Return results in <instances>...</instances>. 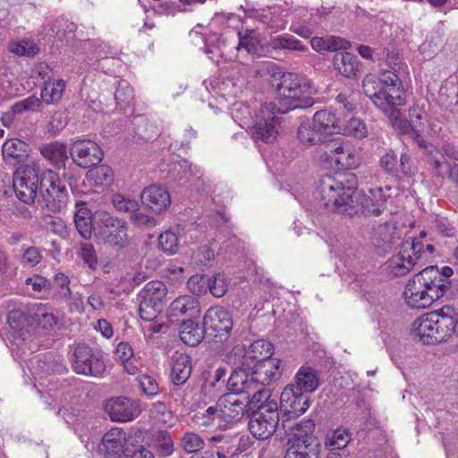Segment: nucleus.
Here are the masks:
<instances>
[{"label":"nucleus","instance_id":"1","mask_svg":"<svg viewBox=\"0 0 458 458\" xmlns=\"http://www.w3.org/2000/svg\"><path fill=\"white\" fill-rule=\"evenodd\" d=\"M364 94L389 117L397 118L398 107L405 104V92L399 76L384 71L378 76L368 74L362 81Z\"/></svg>","mask_w":458,"mask_h":458},{"label":"nucleus","instance_id":"2","mask_svg":"<svg viewBox=\"0 0 458 458\" xmlns=\"http://www.w3.org/2000/svg\"><path fill=\"white\" fill-rule=\"evenodd\" d=\"M321 200L326 208L334 212L354 216L357 214L354 202L355 178L351 175L337 174L335 176L327 174L323 176L319 183Z\"/></svg>","mask_w":458,"mask_h":458},{"label":"nucleus","instance_id":"3","mask_svg":"<svg viewBox=\"0 0 458 458\" xmlns=\"http://www.w3.org/2000/svg\"><path fill=\"white\" fill-rule=\"evenodd\" d=\"M99 449L103 458H143V431L126 432L118 427L109 429L102 437Z\"/></svg>","mask_w":458,"mask_h":458},{"label":"nucleus","instance_id":"4","mask_svg":"<svg viewBox=\"0 0 458 458\" xmlns=\"http://www.w3.org/2000/svg\"><path fill=\"white\" fill-rule=\"evenodd\" d=\"M451 318L441 309L423 314L412 324V335L424 344H437L451 336Z\"/></svg>","mask_w":458,"mask_h":458},{"label":"nucleus","instance_id":"5","mask_svg":"<svg viewBox=\"0 0 458 458\" xmlns=\"http://www.w3.org/2000/svg\"><path fill=\"white\" fill-rule=\"evenodd\" d=\"M167 288L159 280H154L145 284V331L149 332V337L154 334H165L168 331V325L158 318L165 305Z\"/></svg>","mask_w":458,"mask_h":458},{"label":"nucleus","instance_id":"6","mask_svg":"<svg viewBox=\"0 0 458 458\" xmlns=\"http://www.w3.org/2000/svg\"><path fill=\"white\" fill-rule=\"evenodd\" d=\"M425 244L419 240H412L411 242L405 241L401 247L398 255L393 257L389 261V267L395 276H403L411 271L414 266L421 260H428L435 251L433 244Z\"/></svg>","mask_w":458,"mask_h":458},{"label":"nucleus","instance_id":"7","mask_svg":"<svg viewBox=\"0 0 458 458\" xmlns=\"http://www.w3.org/2000/svg\"><path fill=\"white\" fill-rule=\"evenodd\" d=\"M293 433L287 439V449L307 458H318L320 443L315 436V423L312 420H302L293 427Z\"/></svg>","mask_w":458,"mask_h":458},{"label":"nucleus","instance_id":"8","mask_svg":"<svg viewBox=\"0 0 458 458\" xmlns=\"http://www.w3.org/2000/svg\"><path fill=\"white\" fill-rule=\"evenodd\" d=\"M265 386L266 385L248 380V372L242 370H233L227 380L228 390L242 393L250 409L257 410L262 403L276 401L270 399L269 391Z\"/></svg>","mask_w":458,"mask_h":458},{"label":"nucleus","instance_id":"9","mask_svg":"<svg viewBox=\"0 0 458 458\" xmlns=\"http://www.w3.org/2000/svg\"><path fill=\"white\" fill-rule=\"evenodd\" d=\"M274 346L272 343L265 339L252 342L247 349L234 347L228 356L229 362L233 365V370L248 372L254 364L272 358Z\"/></svg>","mask_w":458,"mask_h":458},{"label":"nucleus","instance_id":"10","mask_svg":"<svg viewBox=\"0 0 458 458\" xmlns=\"http://www.w3.org/2000/svg\"><path fill=\"white\" fill-rule=\"evenodd\" d=\"M280 416L276 401H269L258 406L249 420L252 436L260 440L268 439L276 432Z\"/></svg>","mask_w":458,"mask_h":458},{"label":"nucleus","instance_id":"11","mask_svg":"<svg viewBox=\"0 0 458 458\" xmlns=\"http://www.w3.org/2000/svg\"><path fill=\"white\" fill-rule=\"evenodd\" d=\"M39 165L34 160L19 166L13 175V189L17 198L25 204L35 201L39 184Z\"/></svg>","mask_w":458,"mask_h":458},{"label":"nucleus","instance_id":"12","mask_svg":"<svg viewBox=\"0 0 458 458\" xmlns=\"http://www.w3.org/2000/svg\"><path fill=\"white\" fill-rule=\"evenodd\" d=\"M98 216L102 225L96 229V237L112 247H124L128 242L125 222L106 212L98 213Z\"/></svg>","mask_w":458,"mask_h":458},{"label":"nucleus","instance_id":"13","mask_svg":"<svg viewBox=\"0 0 458 458\" xmlns=\"http://www.w3.org/2000/svg\"><path fill=\"white\" fill-rule=\"evenodd\" d=\"M420 276L424 288H426L437 300L442 298L452 288L451 276L454 270L449 266L438 268L437 266H429L416 274Z\"/></svg>","mask_w":458,"mask_h":458},{"label":"nucleus","instance_id":"14","mask_svg":"<svg viewBox=\"0 0 458 458\" xmlns=\"http://www.w3.org/2000/svg\"><path fill=\"white\" fill-rule=\"evenodd\" d=\"M310 399L303 392L296 391L293 386H286L280 396V407L284 410L282 426L286 428V421L303 414L310 407Z\"/></svg>","mask_w":458,"mask_h":458},{"label":"nucleus","instance_id":"15","mask_svg":"<svg viewBox=\"0 0 458 458\" xmlns=\"http://www.w3.org/2000/svg\"><path fill=\"white\" fill-rule=\"evenodd\" d=\"M276 114L278 113L275 104L267 103L261 106L260 117L250 128L254 140L270 143L276 140L277 134L276 125L278 123Z\"/></svg>","mask_w":458,"mask_h":458},{"label":"nucleus","instance_id":"16","mask_svg":"<svg viewBox=\"0 0 458 458\" xmlns=\"http://www.w3.org/2000/svg\"><path fill=\"white\" fill-rule=\"evenodd\" d=\"M73 356L72 369L77 374L99 377L105 370L102 359L86 344H78Z\"/></svg>","mask_w":458,"mask_h":458},{"label":"nucleus","instance_id":"17","mask_svg":"<svg viewBox=\"0 0 458 458\" xmlns=\"http://www.w3.org/2000/svg\"><path fill=\"white\" fill-rule=\"evenodd\" d=\"M103 409L112 421L119 423L131 421L140 413L139 403L124 396L106 400Z\"/></svg>","mask_w":458,"mask_h":458},{"label":"nucleus","instance_id":"18","mask_svg":"<svg viewBox=\"0 0 458 458\" xmlns=\"http://www.w3.org/2000/svg\"><path fill=\"white\" fill-rule=\"evenodd\" d=\"M203 327L213 331L214 336L219 341L226 340L233 328L232 315L222 307H211L204 315Z\"/></svg>","mask_w":458,"mask_h":458},{"label":"nucleus","instance_id":"19","mask_svg":"<svg viewBox=\"0 0 458 458\" xmlns=\"http://www.w3.org/2000/svg\"><path fill=\"white\" fill-rule=\"evenodd\" d=\"M354 202L357 214L360 212L363 215L378 216L386 209V196L381 187L371 188L368 194H363L357 191L355 186Z\"/></svg>","mask_w":458,"mask_h":458},{"label":"nucleus","instance_id":"20","mask_svg":"<svg viewBox=\"0 0 458 458\" xmlns=\"http://www.w3.org/2000/svg\"><path fill=\"white\" fill-rule=\"evenodd\" d=\"M217 405L220 409L221 421L226 424H234L240 421L248 411L247 401L242 393L230 391L219 399Z\"/></svg>","mask_w":458,"mask_h":458},{"label":"nucleus","instance_id":"21","mask_svg":"<svg viewBox=\"0 0 458 458\" xmlns=\"http://www.w3.org/2000/svg\"><path fill=\"white\" fill-rule=\"evenodd\" d=\"M328 159L335 161L342 169H353L359 165L357 151L353 146L340 139L331 140L326 145Z\"/></svg>","mask_w":458,"mask_h":458},{"label":"nucleus","instance_id":"22","mask_svg":"<svg viewBox=\"0 0 458 458\" xmlns=\"http://www.w3.org/2000/svg\"><path fill=\"white\" fill-rule=\"evenodd\" d=\"M145 458H165L174 452V444L171 434L167 430L157 429L148 431L145 436Z\"/></svg>","mask_w":458,"mask_h":458},{"label":"nucleus","instance_id":"23","mask_svg":"<svg viewBox=\"0 0 458 458\" xmlns=\"http://www.w3.org/2000/svg\"><path fill=\"white\" fill-rule=\"evenodd\" d=\"M71 156L79 166L86 168L100 163L104 154L95 141L79 140L72 144Z\"/></svg>","mask_w":458,"mask_h":458},{"label":"nucleus","instance_id":"24","mask_svg":"<svg viewBox=\"0 0 458 458\" xmlns=\"http://www.w3.org/2000/svg\"><path fill=\"white\" fill-rule=\"evenodd\" d=\"M403 297L409 307L412 309H426L437 301L422 284L420 276L414 275L406 284Z\"/></svg>","mask_w":458,"mask_h":458},{"label":"nucleus","instance_id":"25","mask_svg":"<svg viewBox=\"0 0 458 458\" xmlns=\"http://www.w3.org/2000/svg\"><path fill=\"white\" fill-rule=\"evenodd\" d=\"M251 369V373L248 372V380L266 386L278 380L283 372L282 361L276 358H270L254 364Z\"/></svg>","mask_w":458,"mask_h":458},{"label":"nucleus","instance_id":"26","mask_svg":"<svg viewBox=\"0 0 458 458\" xmlns=\"http://www.w3.org/2000/svg\"><path fill=\"white\" fill-rule=\"evenodd\" d=\"M7 332L13 338V344L19 345L16 341L25 340L33 329L31 318L23 311L15 310L9 312L7 317Z\"/></svg>","mask_w":458,"mask_h":458},{"label":"nucleus","instance_id":"27","mask_svg":"<svg viewBox=\"0 0 458 458\" xmlns=\"http://www.w3.org/2000/svg\"><path fill=\"white\" fill-rule=\"evenodd\" d=\"M39 184L42 191H47L54 200L58 201L54 205L53 210H59L62 208V203L65 201L66 189L58 174L52 170H46L40 176Z\"/></svg>","mask_w":458,"mask_h":458},{"label":"nucleus","instance_id":"28","mask_svg":"<svg viewBox=\"0 0 458 458\" xmlns=\"http://www.w3.org/2000/svg\"><path fill=\"white\" fill-rule=\"evenodd\" d=\"M312 91L310 82L305 79L304 81L301 83L300 87H297V89L291 94L293 98H289V101L285 102V107H280V109H278V114H286L297 108L312 106L315 103L314 98L310 96Z\"/></svg>","mask_w":458,"mask_h":458},{"label":"nucleus","instance_id":"29","mask_svg":"<svg viewBox=\"0 0 458 458\" xmlns=\"http://www.w3.org/2000/svg\"><path fill=\"white\" fill-rule=\"evenodd\" d=\"M288 386H293L296 391L309 395L320 386L318 372L311 367L301 366L293 377V383L288 384Z\"/></svg>","mask_w":458,"mask_h":458},{"label":"nucleus","instance_id":"30","mask_svg":"<svg viewBox=\"0 0 458 458\" xmlns=\"http://www.w3.org/2000/svg\"><path fill=\"white\" fill-rule=\"evenodd\" d=\"M313 123L322 134L340 133L343 127L341 119L330 109L316 112L313 115Z\"/></svg>","mask_w":458,"mask_h":458},{"label":"nucleus","instance_id":"31","mask_svg":"<svg viewBox=\"0 0 458 458\" xmlns=\"http://www.w3.org/2000/svg\"><path fill=\"white\" fill-rule=\"evenodd\" d=\"M145 194L148 201L145 204L156 214H160L170 206V194L161 186L150 185L145 188Z\"/></svg>","mask_w":458,"mask_h":458},{"label":"nucleus","instance_id":"32","mask_svg":"<svg viewBox=\"0 0 458 458\" xmlns=\"http://www.w3.org/2000/svg\"><path fill=\"white\" fill-rule=\"evenodd\" d=\"M200 310L199 301L196 297L182 295L173 301L169 307L171 317L186 316L189 318L196 316Z\"/></svg>","mask_w":458,"mask_h":458},{"label":"nucleus","instance_id":"33","mask_svg":"<svg viewBox=\"0 0 458 458\" xmlns=\"http://www.w3.org/2000/svg\"><path fill=\"white\" fill-rule=\"evenodd\" d=\"M48 368V365L46 361H43L38 358H34L30 361V372L34 379V387L37 388L38 394H40V398L44 399L46 396L44 392L49 394V397L52 395L49 394L50 391L53 390V387H50L49 385L53 384L52 379L47 380L46 382V378L44 377L46 369Z\"/></svg>","mask_w":458,"mask_h":458},{"label":"nucleus","instance_id":"34","mask_svg":"<svg viewBox=\"0 0 458 458\" xmlns=\"http://www.w3.org/2000/svg\"><path fill=\"white\" fill-rule=\"evenodd\" d=\"M304 80L305 78H302L296 73L288 72L284 74L282 81L278 87L280 97L277 103H274L277 113L280 107H285V102L289 101V98H292L291 94L297 89V87H300L301 83L304 81Z\"/></svg>","mask_w":458,"mask_h":458},{"label":"nucleus","instance_id":"35","mask_svg":"<svg viewBox=\"0 0 458 458\" xmlns=\"http://www.w3.org/2000/svg\"><path fill=\"white\" fill-rule=\"evenodd\" d=\"M333 64L335 70L347 78L355 77L360 67L358 58L349 52H337L335 54Z\"/></svg>","mask_w":458,"mask_h":458},{"label":"nucleus","instance_id":"36","mask_svg":"<svg viewBox=\"0 0 458 458\" xmlns=\"http://www.w3.org/2000/svg\"><path fill=\"white\" fill-rule=\"evenodd\" d=\"M145 410L148 411V422L153 426H161L172 423L174 414L162 401L145 403Z\"/></svg>","mask_w":458,"mask_h":458},{"label":"nucleus","instance_id":"37","mask_svg":"<svg viewBox=\"0 0 458 458\" xmlns=\"http://www.w3.org/2000/svg\"><path fill=\"white\" fill-rule=\"evenodd\" d=\"M74 224L80 235L88 240L92 235V212L85 202H78L74 213Z\"/></svg>","mask_w":458,"mask_h":458},{"label":"nucleus","instance_id":"38","mask_svg":"<svg viewBox=\"0 0 458 458\" xmlns=\"http://www.w3.org/2000/svg\"><path fill=\"white\" fill-rule=\"evenodd\" d=\"M239 43L236 47L238 51L244 49L247 53L260 56L263 49L259 40V33L252 29L240 30L237 33Z\"/></svg>","mask_w":458,"mask_h":458},{"label":"nucleus","instance_id":"39","mask_svg":"<svg viewBox=\"0 0 458 458\" xmlns=\"http://www.w3.org/2000/svg\"><path fill=\"white\" fill-rule=\"evenodd\" d=\"M204 327L191 319L183 320L179 330L181 340L189 346H197L204 338Z\"/></svg>","mask_w":458,"mask_h":458},{"label":"nucleus","instance_id":"40","mask_svg":"<svg viewBox=\"0 0 458 458\" xmlns=\"http://www.w3.org/2000/svg\"><path fill=\"white\" fill-rule=\"evenodd\" d=\"M208 451L229 454L237 456L242 450L238 446L236 437H232L225 435L212 436L208 439Z\"/></svg>","mask_w":458,"mask_h":458},{"label":"nucleus","instance_id":"41","mask_svg":"<svg viewBox=\"0 0 458 458\" xmlns=\"http://www.w3.org/2000/svg\"><path fill=\"white\" fill-rule=\"evenodd\" d=\"M112 202L116 209L131 213V219L134 224H141L143 215L139 211L140 205L134 199L126 197L121 193H116L113 195Z\"/></svg>","mask_w":458,"mask_h":458},{"label":"nucleus","instance_id":"42","mask_svg":"<svg viewBox=\"0 0 458 458\" xmlns=\"http://www.w3.org/2000/svg\"><path fill=\"white\" fill-rule=\"evenodd\" d=\"M161 171L166 172V176L174 181H180L189 179L190 176L195 175L192 165L186 159H179L173 161L170 164H162Z\"/></svg>","mask_w":458,"mask_h":458},{"label":"nucleus","instance_id":"43","mask_svg":"<svg viewBox=\"0 0 458 458\" xmlns=\"http://www.w3.org/2000/svg\"><path fill=\"white\" fill-rule=\"evenodd\" d=\"M191 373V359L188 355L181 354L174 361L171 369L172 382L176 386L183 385Z\"/></svg>","mask_w":458,"mask_h":458},{"label":"nucleus","instance_id":"44","mask_svg":"<svg viewBox=\"0 0 458 458\" xmlns=\"http://www.w3.org/2000/svg\"><path fill=\"white\" fill-rule=\"evenodd\" d=\"M352 439L351 432L344 428L329 430L325 438V446L330 451L342 450Z\"/></svg>","mask_w":458,"mask_h":458},{"label":"nucleus","instance_id":"45","mask_svg":"<svg viewBox=\"0 0 458 458\" xmlns=\"http://www.w3.org/2000/svg\"><path fill=\"white\" fill-rule=\"evenodd\" d=\"M41 154L55 165H62L68 158L66 145L60 141L45 145L41 148Z\"/></svg>","mask_w":458,"mask_h":458},{"label":"nucleus","instance_id":"46","mask_svg":"<svg viewBox=\"0 0 458 458\" xmlns=\"http://www.w3.org/2000/svg\"><path fill=\"white\" fill-rule=\"evenodd\" d=\"M28 144L20 139L7 140L3 145V156L6 161L21 159L27 156Z\"/></svg>","mask_w":458,"mask_h":458},{"label":"nucleus","instance_id":"47","mask_svg":"<svg viewBox=\"0 0 458 458\" xmlns=\"http://www.w3.org/2000/svg\"><path fill=\"white\" fill-rule=\"evenodd\" d=\"M87 179L90 184L95 186L108 185L114 179V173L107 165H98L87 172Z\"/></svg>","mask_w":458,"mask_h":458},{"label":"nucleus","instance_id":"48","mask_svg":"<svg viewBox=\"0 0 458 458\" xmlns=\"http://www.w3.org/2000/svg\"><path fill=\"white\" fill-rule=\"evenodd\" d=\"M270 47L275 50L305 51L307 47L292 35L284 34L272 38Z\"/></svg>","mask_w":458,"mask_h":458},{"label":"nucleus","instance_id":"49","mask_svg":"<svg viewBox=\"0 0 458 458\" xmlns=\"http://www.w3.org/2000/svg\"><path fill=\"white\" fill-rule=\"evenodd\" d=\"M66 82L64 80L47 82L41 91L42 100L48 105L58 102L63 97Z\"/></svg>","mask_w":458,"mask_h":458},{"label":"nucleus","instance_id":"50","mask_svg":"<svg viewBox=\"0 0 458 458\" xmlns=\"http://www.w3.org/2000/svg\"><path fill=\"white\" fill-rule=\"evenodd\" d=\"M179 445L186 453L195 454L205 447V441L198 433L187 431L181 437Z\"/></svg>","mask_w":458,"mask_h":458},{"label":"nucleus","instance_id":"51","mask_svg":"<svg viewBox=\"0 0 458 458\" xmlns=\"http://www.w3.org/2000/svg\"><path fill=\"white\" fill-rule=\"evenodd\" d=\"M299 140L306 146H313L323 140L322 133L315 128L314 124L301 123L297 131Z\"/></svg>","mask_w":458,"mask_h":458},{"label":"nucleus","instance_id":"52","mask_svg":"<svg viewBox=\"0 0 458 458\" xmlns=\"http://www.w3.org/2000/svg\"><path fill=\"white\" fill-rule=\"evenodd\" d=\"M193 420L199 426L205 428L214 426L216 420H219L218 426L220 427V422H222L220 409L215 406H209L205 411L195 413Z\"/></svg>","mask_w":458,"mask_h":458},{"label":"nucleus","instance_id":"53","mask_svg":"<svg viewBox=\"0 0 458 458\" xmlns=\"http://www.w3.org/2000/svg\"><path fill=\"white\" fill-rule=\"evenodd\" d=\"M428 165L438 177L450 178L453 174V165H451L442 154L431 156L428 159Z\"/></svg>","mask_w":458,"mask_h":458},{"label":"nucleus","instance_id":"54","mask_svg":"<svg viewBox=\"0 0 458 458\" xmlns=\"http://www.w3.org/2000/svg\"><path fill=\"white\" fill-rule=\"evenodd\" d=\"M8 49L14 55L28 57L34 56L39 51L38 47L33 41L25 39L10 42Z\"/></svg>","mask_w":458,"mask_h":458},{"label":"nucleus","instance_id":"55","mask_svg":"<svg viewBox=\"0 0 458 458\" xmlns=\"http://www.w3.org/2000/svg\"><path fill=\"white\" fill-rule=\"evenodd\" d=\"M209 278L203 274L193 275L188 279L187 287L195 295H204L208 291Z\"/></svg>","mask_w":458,"mask_h":458},{"label":"nucleus","instance_id":"56","mask_svg":"<svg viewBox=\"0 0 458 458\" xmlns=\"http://www.w3.org/2000/svg\"><path fill=\"white\" fill-rule=\"evenodd\" d=\"M34 315L38 324L44 328H51L57 323V317L46 306L38 307Z\"/></svg>","mask_w":458,"mask_h":458},{"label":"nucleus","instance_id":"57","mask_svg":"<svg viewBox=\"0 0 458 458\" xmlns=\"http://www.w3.org/2000/svg\"><path fill=\"white\" fill-rule=\"evenodd\" d=\"M158 245L164 252L174 254L178 248V237L172 231H166L159 234Z\"/></svg>","mask_w":458,"mask_h":458},{"label":"nucleus","instance_id":"58","mask_svg":"<svg viewBox=\"0 0 458 458\" xmlns=\"http://www.w3.org/2000/svg\"><path fill=\"white\" fill-rule=\"evenodd\" d=\"M398 162H399V159H398L397 156L393 151H390L381 157L379 165H380V167L386 173L400 179L401 177L398 174V173H399Z\"/></svg>","mask_w":458,"mask_h":458},{"label":"nucleus","instance_id":"59","mask_svg":"<svg viewBox=\"0 0 458 458\" xmlns=\"http://www.w3.org/2000/svg\"><path fill=\"white\" fill-rule=\"evenodd\" d=\"M208 291L216 298H220L226 293L227 284L224 274L217 273L209 278Z\"/></svg>","mask_w":458,"mask_h":458},{"label":"nucleus","instance_id":"60","mask_svg":"<svg viewBox=\"0 0 458 458\" xmlns=\"http://www.w3.org/2000/svg\"><path fill=\"white\" fill-rule=\"evenodd\" d=\"M79 257L90 269H96L98 265V257L95 248L90 243H81L79 251Z\"/></svg>","mask_w":458,"mask_h":458},{"label":"nucleus","instance_id":"61","mask_svg":"<svg viewBox=\"0 0 458 458\" xmlns=\"http://www.w3.org/2000/svg\"><path fill=\"white\" fill-rule=\"evenodd\" d=\"M40 104L41 100L38 98L30 96L13 104V110L18 114H21L27 111H36L39 107Z\"/></svg>","mask_w":458,"mask_h":458},{"label":"nucleus","instance_id":"62","mask_svg":"<svg viewBox=\"0 0 458 458\" xmlns=\"http://www.w3.org/2000/svg\"><path fill=\"white\" fill-rule=\"evenodd\" d=\"M399 172L402 173L403 177L411 178L417 173V168L414 165L411 157L407 153H402L398 162Z\"/></svg>","mask_w":458,"mask_h":458},{"label":"nucleus","instance_id":"63","mask_svg":"<svg viewBox=\"0 0 458 458\" xmlns=\"http://www.w3.org/2000/svg\"><path fill=\"white\" fill-rule=\"evenodd\" d=\"M346 129L349 133L359 139L365 138L368 135L365 123L361 120L355 117H352L348 121Z\"/></svg>","mask_w":458,"mask_h":458},{"label":"nucleus","instance_id":"64","mask_svg":"<svg viewBox=\"0 0 458 458\" xmlns=\"http://www.w3.org/2000/svg\"><path fill=\"white\" fill-rule=\"evenodd\" d=\"M55 284L59 287V294L61 297L70 300L72 299V292L69 288L70 278L64 273H57L54 278Z\"/></svg>","mask_w":458,"mask_h":458}]
</instances>
